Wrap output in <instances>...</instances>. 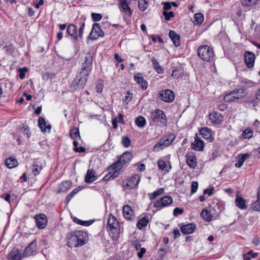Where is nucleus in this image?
<instances>
[{
    "instance_id": "1",
    "label": "nucleus",
    "mask_w": 260,
    "mask_h": 260,
    "mask_svg": "<svg viewBox=\"0 0 260 260\" xmlns=\"http://www.w3.org/2000/svg\"><path fill=\"white\" fill-rule=\"evenodd\" d=\"M67 245L70 247H78L87 243L88 235L83 231H75L68 236Z\"/></svg>"
},
{
    "instance_id": "2",
    "label": "nucleus",
    "mask_w": 260,
    "mask_h": 260,
    "mask_svg": "<svg viewBox=\"0 0 260 260\" xmlns=\"http://www.w3.org/2000/svg\"><path fill=\"white\" fill-rule=\"evenodd\" d=\"M198 56L204 61H211L214 58V53L212 48L208 45H202L198 49Z\"/></svg>"
},
{
    "instance_id": "3",
    "label": "nucleus",
    "mask_w": 260,
    "mask_h": 260,
    "mask_svg": "<svg viewBox=\"0 0 260 260\" xmlns=\"http://www.w3.org/2000/svg\"><path fill=\"white\" fill-rule=\"evenodd\" d=\"M133 157V153L131 151L124 152L119 158V159L115 162V178L117 177L119 171L122 167L123 165L130 161Z\"/></svg>"
},
{
    "instance_id": "4",
    "label": "nucleus",
    "mask_w": 260,
    "mask_h": 260,
    "mask_svg": "<svg viewBox=\"0 0 260 260\" xmlns=\"http://www.w3.org/2000/svg\"><path fill=\"white\" fill-rule=\"evenodd\" d=\"M151 118L153 121L160 126H166L168 120L164 111L160 109H155L151 113Z\"/></svg>"
},
{
    "instance_id": "5",
    "label": "nucleus",
    "mask_w": 260,
    "mask_h": 260,
    "mask_svg": "<svg viewBox=\"0 0 260 260\" xmlns=\"http://www.w3.org/2000/svg\"><path fill=\"white\" fill-rule=\"evenodd\" d=\"M88 76L83 75L82 73L78 72L72 82L71 88L75 90L83 88L87 82Z\"/></svg>"
},
{
    "instance_id": "6",
    "label": "nucleus",
    "mask_w": 260,
    "mask_h": 260,
    "mask_svg": "<svg viewBox=\"0 0 260 260\" xmlns=\"http://www.w3.org/2000/svg\"><path fill=\"white\" fill-rule=\"evenodd\" d=\"M175 139L173 134L163 137L154 146L153 151H158L172 144Z\"/></svg>"
},
{
    "instance_id": "7",
    "label": "nucleus",
    "mask_w": 260,
    "mask_h": 260,
    "mask_svg": "<svg viewBox=\"0 0 260 260\" xmlns=\"http://www.w3.org/2000/svg\"><path fill=\"white\" fill-rule=\"evenodd\" d=\"M92 58L93 54L91 52L86 54L85 60L82 63L81 71H79L82 73L83 75H89L90 74L92 66Z\"/></svg>"
},
{
    "instance_id": "8",
    "label": "nucleus",
    "mask_w": 260,
    "mask_h": 260,
    "mask_svg": "<svg viewBox=\"0 0 260 260\" xmlns=\"http://www.w3.org/2000/svg\"><path fill=\"white\" fill-rule=\"evenodd\" d=\"M119 8L121 12L123 14L124 19L130 20L133 10L129 7L127 0H119Z\"/></svg>"
},
{
    "instance_id": "9",
    "label": "nucleus",
    "mask_w": 260,
    "mask_h": 260,
    "mask_svg": "<svg viewBox=\"0 0 260 260\" xmlns=\"http://www.w3.org/2000/svg\"><path fill=\"white\" fill-rule=\"evenodd\" d=\"M158 94L160 100L167 103L172 102L175 97L174 92L170 89L162 90L159 91Z\"/></svg>"
},
{
    "instance_id": "10",
    "label": "nucleus",
    "mask_w": 260,
    "mask_h": 260,
    "mask_svg": "<svg viewBox=\"0 0 260 260\" xmlns=\"http://www.w3.org/2000/svg\"><path fill=\"white\" fill-rule=\"evenodd\" d=\"M172 203V198L169 196H166L157 200L154 204V207L155 208H162L168 206Z\"/></svg>"
},
{
    "instance_id": "11",
    "label": "nucleus",
    "mask_w": 260,
    "mask_h": 260,
    "mask_svg": "<svg viewBox=\"0 0 260 260\" xmlns=\"http://www.w3.org/2000/svg\"><path fill=\"white\" fill-rule=\"evenodd\" d=\"M103 34L100 25L98 23H95L92 26L89 37L91 40H95L98 39L100 37L103 36Z\"/></svg>"
},
{
    "instance_id": "12",
    "label": "nucleus",
    "mask_w": 260,
    "mask_h": 260,
    "mask_svg": "<svg viewBox=\"0 0 260 260\" xmlns=\"http://www.w3.org/2000/svg\"><path fill=\"white\" fill-rule=\"evenodd\" d=\"M255 59V54L249 51H246L244 53V60L246 65L249 68L253 67Z\"/></svg>"
},
{
    "instance_id": "13",
    "label": "nucleus",
    "mask_w": 260,
    "mask_h": 260,
    "mask_svg": "<svg viewBox=\"0 0 260 260\" xmlns=\"http://www.w3.org/2000/svg\"><path fill=\"white\" fill-rule=\"evenodd\" d=\"M199 133L202 138L209 142H212L214 140V137L212 136V131L210 128L203 127L200 129Z\"/></svg>"
},
{
    "instance_id": "14",
    "label": "nucleus",
    "mask_w": 260,
    "mask_h": 260,
    "mask_svg": "<svg viewBox=\"0 0 260 260\" xmlns=\"http://www.w3.org/2000/svg\"><path fill=\"white\" fill-rule=\"evenodd\" d=\"M35 219L39 229H43L45 228L47 223V218L45 215L43 214L37 215L35 216Z\"/></svg>"
},
{
    "instance_id": "15",
    "label": "nucleus",
    "mask_w": 260,
    "mask_h": 260,
    "mask_svg": "<svg viewBox=\"0 0 260 260\" xmlns=\"http://www.w3.org/2000/svg\"><path fill=\"white\" fill-rule=\"evenodd\" d=\"M186 161L191 169H194L197 165V158L194 152L186 153L185 155Z\"/></svg>"
},
{
    "instance_id": "16",
    "label": "nucleus",
    "mask_w": 260,
    "mask_h": 260,
    "mask_svg": "<svg viewBox=\"0 0 260 260\" xmlns=\"http://www.w3.org/2000/svg\"><path fill=\"white\" fill-rule=\"evenodd\" d=\"M196 228V225L194 223H190L180 226L181 232L184 235H189L193 233Z\"/></svg>"
},
{
    "instance_id": "17",
    "label": "nucleus",
    "mask_w": 260,
    "mask_h": 260,
    "mask_svg": "<svg viewBox=\"0 0 260 260\" xmlns=\"http://www.w3.org/2000/svg\"><path fill=\"white\" fill-rule=\"evenodd\" d=\"M204 141L196 136L194 138V141L191 144V148L196 151H202L204 150Z\"/></svg>"
},
{
    "instance_id": "18",
    "label": "nucleus",
    "mask_w": 260,
    "mask_h": 260,
    "mask_svg": "<svg viewBox=\"0 0 260 260\" xmlns=\"http://www.w3.org/2000/svg\"><path fill=\"white\" fill-rule=\"evenodd\" d=\"M209 118L214 124H219L223 121V115L218 112L210 114Z\"/></svg>"
},
{
    "instance_id": "19",
    "label": "nucleus",
    "mask_w": 260,
    "mask_h": 260,
    "mask_svg": "<svg viewBox=\"0 0 260 260\" xmlns=\"http://www.w3.org/2000/svg\"><path fill=\"white\" fill-rule=\"evenodd\" d=\"M135 81L139 84L141 85V87L143 90H145L148 87V82L144 80L141 76V74L139 73L134 76Z\"/></svg>"
},
{
    "instance_id": "20",
    "label": "nucleus",
    "mask_w": 260,
    "mask_h": 260,
    "mask_svg": "<svg viewBox=\"0 0 260 260\" xmlns=\"http://www.w3.org/2000/svg\"><path fill=\"white\" fill-rule=\"evenodd\" d=\"M109 216L107 229L109 236L114 239V216L111 213L109 215Z\"/></svg>"
},
{
    "instance_id": "21",
    "label": "nucleus",
    "mask_w": 260,
    "mask_h": 260,
    "mask_svg": "<svg viewBox=\"0 0 260 260\" xmlns=\"http://www.w3.org/2000/svg\"><path fill=\"white\" fill-rule=\"evenodd\" d=\"M38 123L41 131L43 133L47 132H50L51 128V126L50 124L47 125L46 121L44 118L42 117H39L38 120Z\"/></svg>"
},
{
    "instance_id": "22",
    "label": "nucleus",
    "mask_w": 260,
    "mask_h": 260,
    "mask_svg": "<svg viewBox=\"0 0 260 260\" xmlns=\"http://www.w3.org/2000/svg\"><path fill=\"white\" fill-rule=\"evenodd\" d=\"M123 214L124 217L128 220H132L133 218L134 211L128 205H124L123 207Z\"/></svg>"
},
{
    "instance_id": "23",
    "label": "nucleus",
    "mask_w": 260,
    "mask_h": 260,
    "mask_svg": "<svg viewBox=\"0 0 260 260\" xmlns=\"http://www.w3.org/2000/svg\"><path fill=\"white\" fill-rule=\"evenodd\" d=\"M250 154L248 153L239 154L236 158L237 163L235 164V166L237 168H240L244 164L245 160L249 157Z\"/></svg>"
},
{
    "instance_id": "24",
    "label": "nucleus",
    "mask_w": 260,
    "mask_h": 260,
    "mask_svg": "<svg viewBox=\"0 0 260 260\" xmlns=\"http://www.w3.org/2000/svg\"><path fill=\"white\" fill-rule=\"evenodd\" d=\"M169 35L176 47H178L180 45V36L175 31L171 30L169 31Z\"/></svg>"
},
{
    "instance_id": "25",
    "label": "nucleus",
    "mask_w": 260,
    "mask_h": 260,
    "mask_svg": "<svg viewBox=\"0 0 260 260\" xmlns=\"http://www.w3.org/2000/svg\"><path fill=\"white\" fill-rule=\"evenodd\" d=\"M37 242L36 241H33L29 246L25 249V253L27 256L32 255L36 252L37 249Z\"/></svg>"
},
{
    "instance_id": "26",
    "label": "nucleus",
    "mask_w": 260,
    "mask_h": 260,
    "mask_svg": "<svg viewBox=\"0 0 260 260\" xmlns=\"http://www.w3.org/2000/svg\"><path fill=\"white\" fill-rule=\"evenodd\" d=\"M96 179L95 173L93 169H88L87 171L85 181L86 183H91L95 181Z\"/></svg>"
},
{
    "instance_id": "27",
    "label": "nucleus",
    "mask_w": 260,
    "mask_h": 260,
    "mask_svg": "<svg viewBox=\"0 0 260 260\" xmlns=\"http://www.w3.org/2000/svg\"><path fill=\"white\" fill-rule=\"evenodd\" d=\"M8 260H20L21 254L17 249H13L9 253L8 257Z\"/></svg>"
},
{
    "instance_id": "28",
    "label": "nucleus",
    "mask_w": 260,
    "mask_h": 260,
    "mask_svg": "<svg viewBox=\"0 0 260 260\" xmlns=\"http://www.w3.org/2000/svg\"><path fill=\"white\" fill-rule=\"evenodd\" d=\"M245 200L240 196L237 195L235 199V204L236 206L241 209H246L247 206L245 204Z\"/></svg>"
},
{
    "instance_id": "29",
    "label": "nucleus",
    "mask_w": 260,
    "mask_h": 260,
    "mask_svg": "<svg viewBox=\"0 0 260 260\" xmlns=\"http://www.w3.org/2000/svg\"><path fill=\"white\" fill-rule=\"evenodd\" d=\"M72 186V182L71 181H64L58 186V192H66Z\"/></svg>"
},
{
    "instance_id": "30",
    "label": "nucleus",
    "mask_w": 260,
    "mask_h": 260,
    "mask_svg": "<svg viewBox=\"0 0 260 260\" xmlns=\"http://www.w3.org/2000/svg\"><path fill=\"white\" fill-rule=\"evenodd\" d=\"M201 216L207 222L211 221L213 218V215L211 213V210L208 211L206 209H203L201 213Z\"/></svg>"
},
{
    "instance_id": "31",
    "label": "nucleus",
    "mask_w": 260,
    "mask_h": 260,
    "mask_svg": "<svg viewBox=\"0 0 260 260\" xmlns=\"http://www.w3.org/2000/svg\"><path fill=\"white\" fill-rule=\"evenodd\" d=\"M67 32L73 37L75 40H78V37L77 32V28L75 25L73 24H69L67 27Z\"/></svg>"
},
{
    "instance_id": "32",
    "label": "nucleus",
    "mask_w": 260,
    "mask_h": 260,
    "mask_svg": "<svg viewBox=\"0 0 260 260\" xmlns=\"http://www.w3.org/2000/svg\"><path fill=\"white\" fill-rule=\"evenodd\" d=\"M107 171L108 173L103 178L104 181H108L114 179V164L109 166Z\"/></svg>"
},
{
    "instance_id": "33",
    "label": "nucleus",
    "mask_w": 260,
    "mask_h": 260,
    "mask_svg": "<svg viewBox=\"0 0 260 260\" xmlns=\"http://www.w3.org/2000/svg\"><path fill=\"white\" fill-rule=\"evenodd\" d=\"M5 165L9 169H12L16 167L18 163L17 160L13 157L7 158L5 161Z\"/></svg>"
},
{
    "instance_id": "34",
    "label": "nucleus",
    "mask_w": 260,
    "mask_h": 260,
    "mask_svg": "<svg viewBox=\"0 0 260 260\" xmlns=\"http://www.w3.org/2000/svg\"><path fill=\"white\" fill-rule=\"evenodd\" d=\"M136 124L140 128H143L146 124L145 118L141 115L138 116L135 120Z\"/></svg>"
},
{
    "instance_id": "35",
    "label": "nucleus",
    "mask_w": 260,
    "mask_h": 260,
    "mask_svg": "<svg viewBox=\"0 0 260 260\" xmlns=\"http://www.w3.org/2000/svg\"><path fill=\"white\" fill-rule=\"evenodd\" d=\"M149 222V219L147 217L144 216L140 219L137 223V227L139 230H142L144 227H146Z\"/></svg>"
},
{
    "instance_id": "36",
    "label": "nucleus",
    "mask_w": 260,
    "mask_h": 260,
    "mask_svg": "<svg viewBox=\"0 0 260 260\" xmlns=\"http://www.w3.org/2000/svg\"><path fill=\"white\" fill-rule=\"evenodd\" d=\"M128 180L130 184L132 185L135 188L138 186L140 180V177L138 174H135Z\"/></svg>"
},
{
    "instance_id": "37",
    "label": "nucleus",
    "mask_w": 260,
    "mask_h": 260,
    "mask_svg": "<svg viewBox=\"0 0 260 260\" xmlns=\"http://www.w3.org/2000/svg\"><path fill=\"white\" fill-rule=\"evenodd\" d=\"M70 136L73 139H80L79 129L73 128L70 131Z\"/></svg>"
},
{
    "instance_id": "38",
    "label": "nucleus",
    "mask_w": 260,
    "mask_h": 260,
    "mask_svg": "<svg viewBox=\"0 0 260 260\" xmlns=\"http://www.w3.org/2000/svg\"><path fill=\"white\" fill-rule=\"evenodd\" d=\"M169 164H170L169 162ZM158 167L159 169L161 170H165L167 172H169V169H171V165L169 164V169H167V166L165 161L162 159H159L157 162Z\"/></svg>"
},
{
    "instance_id": "39",
    "label": "nucleus",
    "mask_w": 260,
    "mask_h": 260,
    "mask_svg": "<svg viewBox=\"0 0 260 260\" xmlns=\"http://www.w3.org/2000/svg\"><path fill=\"white\" fill-rule=\"evenodd\" d=\"M253 130L250 128H247L242 132V136L244 139H250L252 137Z\"/></svg>"
},
{
    "instance_id": "40",
    "label": "nucleus",
    "mask_w": 260,
    "mask_h": 260,
    "mask_svg": "<svg viewBox=\"0 0 260 260\" xmlns=\"http://www.w3.org/2000/svg\"><path fill=\"white\" fill-rule=\"evenodd\" d=\"M164 192V189L162 188H159L157 190L154 191L152 193H150L148 194L149 197V199L150 200H154L158 196Z\"/></svg>"
},
{
    "instance_id": "41",
    "label": "nucleus",
    "mask_w": 260,
    "mask_h": 260,
    "mask_svg": "<svg viewBox=\"0 0 260 260\" xmlns=\"http://www.w3.org/2000/svg\"><path fill=\"white\" fill-rule=\"evenodd\" d=\"M82 187L81 186H79L76 188H75L73 190H72L69 195L67 197L66 202L67 204H68L70 200L73 198V197L80 190L82 189Z\"/></svg>"
},
{
    "instance_id": "42",
    "label": "nucleus",
    "mask_w": 260,
    "mask_h": 260,
    "mask_svg": "<svg viewBox=\"0 0 260 260\" xmlns=\"http://www.w3.org/2000/svg\"><path fill=\"white\" fill-rule=\"evenodd\" d=\"M235 93V90L227 94L224 97V101L225 102H231L236 99H238V96H233V94Z\"/></svg>"
},
{
    "instance_id": "43",
    "label": "nucleus",
    "mask_w": 260,
    "mask_h": 260,
    "mask_svg": "<svg viewBox=\"0 0 260 260\" xmlns=\"http://www.w3.org/2000/svg\"><path fill=\"white\" fill-rule=\"evenodd\" d=\"M74 141L73 142V145H74V150L77 152H79V153H81V152H84L85 151V148L84 147H78V145L79 144V142L78 141V140L79 139H74Z\"/></svg>"
},
{
    "instance_id": "44",
    "label": "nucleus",
    "mask_w": 260,
    "mask_h": 260,
    "mask_svg": "<svg viewBox=\"0 0 260 260\" xmlns=\"http://www.w3.org/2000/svg\"><path fill=\"white\" fill-rule=\"evenodd\" d=\"M194 21L196 24H201L204 21V15L201 13H198L194 15Z\"/></svg>"
},
{
    "instance_id": "45",
    "label": "nucleus",
    "mask_w": 260,
    "mask_h": 260,
    "mask_svg": "<svg viewBox=\"0 0 260 260\" xmlns=\"http://www.w3.org/2000/svg\"><path fill=\"white\" fill-rule=\"evenodd\" d=\"M148 2L147 0H139L138 7L142 11H144L147 8Z\"/></svg>"
},
{
    "instance_id": "46",
    "label": "nucleus",
    "mask_w": 260,
    "mask_h": 260,
    "mask_svg": "<svg viewBox=\"0 0 260 260\" xmlns=\"http://www.w3.org/2000/svg\"><path fill=\"white\" fill-rule=\"evenodd\" d=\"M182 73V70L180 68H176L172 71L171 76L178 78Z\"/></svg>"
},
{
    "instance_id": "47",
    "label": "nucleus",
    "mask_w": 260,
    "mask_h": 260,
    "mask_svg": "<svg viewBox=\"0 0 260 260\" xmlns=\"http://www.w3.org/2000/svg\"><path fill=\"white\" fill-rule=\"evenodd\" d=\"M252 209L255 211H260V199L257 197V200L252 203Z\"/></svg>"
},
{
    "instance_id": "48",
    "label": "nucleus",
    "mask_w": 260,
    "mask_h": 260,
    "mask_svg": "<svg viewBox=\"0 0 260 260\" xmlns=\"http://www.w3.org/2000/svg\"><path fill=\"white\" fill-rule=\"evenodd\" d=\"M162 15L165 17V19L167 21L170 20L172 18H173L175 16L174 13L173 11H164L162 12Z\"/></svg>"
},
{
    "instance_id": "49",
    "label": "nucleus",
    "mask_w": 260,
    "mask_h": 260,
    "mask_svg": "<svg viewBox=\"0 0 260 260\" xmlns=\"http://www.w3.org/2000/svg\"><path fill=\"white\" fill-rule=\"evenodd\" d=\"M243 6L245 7H250L256 3V0H241Z\"/></svg>"
},
{
    "instance_id": "50",
    "label": "nucleus",
    "mask_w": 260,
    "mask_h": 260,
    "mask_svg": "<svg viewBox=\"0 0 260 260\" xmlns=\"http://www.w3.org/2000/svg\"><path fill=\"white\" fill-rule=\"evenodd\" d=\"M198 188V183L197 181H193L191 184L190 192L191 194L196 193Z\"/></svg>"
},
{
    "instance_id": "51",
    "label": "nucleus",
    "mask_w": 260,
    "mask_h": 260,
    "mask_svg": "<svg viewBox=\"0 0 260 260\" xmlns=\"http://www.w3.org/2000/svg\"><path fill=\"white\" fill-rule=\"evenodd\" d=\"M131 140L128 137H123L122 143L125 147H128L131 145Z\"/></svg>"
},
{
    "instance_id": "52",
    "label": "nucleus",
    "mask_w": 260,
    "mask_h": 260,
    "mask_svg": "<svg viewBox=\"0 0 260 260\" xmlns=\"http://www.w3.org/2000/svg\"><path fill=\"white\" fill-rule=\"evenodd\" d=\"M235 93H237L238 94V99L244 96L247 93L245 89L243 88H240L235 90Z\"/></svg>"
},
{
    "instance_id": "53",
    "label": "nucleus",
    "mask_w": 260,
    "mask_h": 260,
    "mask_svg": "<svg viewBox=\"0 0 260 260\" xmlns=\"http://www.w3.org/2000/svg\"><path fill=\"white\" fill-rule=\"evenodd\" d=\"M131 244L133 247H134L136 248V250L137 251L139 250L140 249L141 244L139 240H132L131 241Z\"/></svg>"
},
{
    "instance_id": "54",
    "label": "nucleus",
    "mask_w": 260,
    "mask_h": 260,
    "mask_svg": "<svg viewBox=\"0 0 260 260\" xmlns=\"http://www.w3.org/2000/svg\"><path fill=\"white\" fill-rule=\"evenodd\" d=\"M184 212L183 208L176 207L173 210V215L174 216H177L179 215L182 214Z\"/></svg>"
},
{
    "instance_id": "55",
    "label": "nucleus",
    "mask_w": 260,
    "mask_h": 260,
    "mask_svg": "<svg viewBox=\"0 0 260 260\" xmlns=\"http://www.w3.org/2000/svg\"><path fill=\"white\" fill-rule=\"evenodd\" d=\"M91 16L92 19L95 21H99L102 18V15L99 13H92Z\"/></svg>"
},
{
    "instance_id": "56",
    "label": "nucleus",
    "mask_w": 260,
    "mask_h": 260,
    "mask_svg": "<svg viewBox=\"0 0 260 260\" xmlns=\"http://www.w3.org/2000/svg\"><path fill=\"white\" fill-rule=\"evenodd\" d=\"M19 72V77L23 79L25 77V74L26 71H27V68L26 67H24L23 68H20L18 70Z\"/></svg>"
},
{
    "instance_id": "57",
    "label": "nucleus",
    "mask_w": 260,
    "mask_h": 260,
    "mask_svg": "<svg viewBox=\"0 0 260 260\" xmlns=\"http://www.w3.org/2000/svg\"><path fill=\"white\" fill-rule=\"evenodd\" d=\"M214 190V187L213 186H212L211 187L204 189L203 193L204 194H207L209 196H211L213 194Z\"/></svg>"
},
{
    "instance_id": "58",
    "label": "nucleus",
    "mask_w": 260,
    "mask_h": 260,
    "mask_svg": "<svg viewBox=\"0 0 260 260\" xmlns=\"http://www.w3.org/2000/svg\"><path fill=\"white\" fill-rule=\"evenodd\" d=\"M161 5L164 6L163 9L164 10V11H167L171 9V4L169 2H163L161 3Z\"/></svg>"
},
{
    "instance_id": "59",
    "label": "nucleus",
    "mask_w": 260,
    "mask_h": 260,
    "mask_svg": "<svg viewBox=\"0 0 260 260\" xmlns=\"http://www.w3.org/2000/svg\"><path fill=\"white\" fill-rule=\"evenodd\" d=\"M132 99V94L130 93L129 91H127L126 93V95L124 96V97L123 99V101L125 102L126 104H128V102L131 101Z\"/></svg>"
},
{
    "instance_id": "60",
    "label": "nucleus",
    "mask_w": 260,
    "mask_h": 260,
    "mask_svg": "<svg viewBox=\"0 0 260 260\" xmlns=\"http://www.w3.org/2000/svg\"><path fill=\"white\" fill-rule=\"evenodd\" d=\"M85 27V23L82 22L80 26V28L78 30V36L80 38H82L83 37V31Z\"/></svg>"
},
{
    "instance_id": "61",
    "label": "nucleus",
    "mask_w": 260,
    "mask_h": 260,
    "mask_svg": "<svg viewBox=\"0 0 260 260\" xmlns=\"http://www.w3.org/2000/svg\"><path fill=\"white\" fill-rule=\"evenodd\" d=\"M115 240H116L117 238H118V236H116V234H117L118 235H119L120 232V229H119V224L118 223H115Z\"/></svg>"
},
{
    "instance_id": "62",
    "label": "nucleus",
    "mask_w": 260,
    "mask_h": 260,
    "mask_svg": "<svg viewBox=\"0 0 260 260\" xmlns=\"http://www.w3.org/2000/svg\"><path fill=\"white\" fill-rule=\"evenodd\" d=\"M116 118L117 120L116 121L117 122H118V123H121L123 124H124L125 122H124V120L123 119V115L122 113H119L118 114V116Z\"/></svg>"
},
{
    "instance_id": "63",
    "label": "nucleus",
    "mask_w": 260,
    "mask_h": 260,
    "mask_svg": "<svg viewBox=\"0 0 260 260\" xmlns=\"http://www.w3.org/2000/svg\"><path fill=\"white\" fill-rule=\"evenodd\" d=\"M140 252L138 253V256L139 258H141L143 257L144 254L145 253L146 249L145 248H140Z\"/></svg>"
},
{
    "instance_id": "64",
    "label": "nucleus",
    "mask_w": 260,
    "mask_h": 260,
    "mask_svg": "<svg viewBox=\"0 0 260 260\" xmlns=\"http://www.w3.org/2000/svg\"><path fill=\"white\" fill-rule=\"evenodd\" d=\"M253 84H254L253 82H252L249 80H248L241 82V84L243 86L245 85L247 87H251V86H252L253 85Z\"/></svg>"
}]
</instances>
